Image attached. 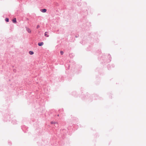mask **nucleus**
I'll list each match as a JSON object with an SVG mask.
<instances>
[{"mask_svg":"<svg viewBox=\"0 0 146 146\" xmlns=\"http://www.w3.org/2000/svg\"><path fill=\"white\" fill-rule=\"evenodd\" d=\"M110 55H108V57H110Z\"/></svg>","mask_w":146,"mask_h":146,"instance_id":"nucleus-11","label":"nucleus"},{"mask_svg":"<svg viewBox=\"0 0 146 146\" xmlns=\"http://www.w3.org/2000/svg\"><path fill=\"white\" fill-rule=\"evenodd\" d=\"M51 123L52 124H54L56 127H57L58 126V124L56 122L51 121Z\"/></svg>","mask_w":146,"mask_h":146,"instance_id":"nucleus-2","label":"nucleus"},{"mask_svg":"<svg viewBox=\"0 0 146 146\" xmlns=\"http://www.w3.org/2000/svg\"><path fill=\"white\" fill-rule=\"evenodd\" d=\"M60 53L61 55H62L64 53V52L63 51H61Z\"/></svg>","mask_w":146,"mask_h":146,"instance_id":"nucleus-9","label":"nucleus"},{"mask_svg":"<svg viewBox=\"0 0 146 146\" xmlns=\"http://www.w3.org/2000/svg\"><path fill=\"white\" fill-rule=\"evenodd\" d=\"M59 114H58V115H57V116H59Z\"/></svg>","mask_w":146,"mask_h":146,"instance_id":"nucleus-12","label":"nucleus"},{"mask_svg":"<svg viewBox=\"0 0 146 146\" xmlns=\"http://www.w3.org/2000/svg\"><path fill=\"white\" fill-rule=\"evenodd\" d=\"M26 30L29 33H31V30L29 28L27 27H26Z\"/></svg>","mask_w":146,"mask_h":146,"instance_id":"nucleus-1","label":"nucleus"},{"mask_svg":"<svg viewBox=\"0 0 146 146\" xmlns=\"http://www.w3.org/2000/svg\"><path fill=\"white\" fill-rule=\"evenodd\" d=\"M44 44V43L43 42H39L38 43V45L39 46H42Z\"/></svg>","mask_w":146,"mask_h":146,"instance_id":"nucleus-3","label":"nucleus"},{"mask_svg":"<svg viewBox=\"0 0 146 146\" xmlns=\"http://www.w3.org/2000/svg\"><path fill=\"white\" fill-rule=\"evenodd\" d=\"M48 32H46L44 33V36L46 37H48L49 36V35H48Z\"/></svg>","mask_w":146,"mask_h":146,"instance_id":"nucleus-5","label":"nucleus"},{"mask_svg":"<svg viewBox=\"0 0 146 146\" xmlns=\"http://www.w3.org/2000/svg\"><path fill=\"white\" fill-rule=\"evenodd\" d=\"M40 27V26L38 25L36 27L37 29H38Z\"/></svg>","mask_w":146,"mask_h":146,"instance_id":"nucleus-10","label":"nucleus"},{"mask_svg":"<svg viewBox=\"0 0 146 146\" xmlns=\"http://www.w3.org/2000/svg\"><path fill=\"white\" fill-rule=\"evenodd\" d=\"M43 13H45L46 11V9H41L40 10Z\"/></svg>","mask_w":146,"mask_h":146,"instance_id":"nucleus-4","label":"nucleus"},{"mask_svg":"<svg viewBox=\"0 0 146 146\" xmlns=\"http://www.w3.org/2000/svg\"><path fill=\"white\" fill-rule=\"evenodd\" d=\"M29 53L30 54L32 55V54H33L34 52L32 51H29Z\"/></svg>","mask_w":146,"mask_h":146,"instance_id":"nucleus-7","label":"nucleus"},{"mask_svg":"<svg viewBox=\"0 0 146 146\" xmlns=\"http://www.w3.org/2000/svg\"><path fill=\"white\" fill-rule=\"evenodd\" d=\"M76 37H78L77 36H76Z\"/></svg>","mask_w":146,"mask_h":146,"instance_id":"nucleus-13","label":"nucleus"},{"mask_svg":"<svg viewBox=\"0 0 146 146\" xmlns=\"http://www.w3.org/2000/svg\"><path fill=\"white\" fill-rule=\"evenodd\" d=\"M13 22L14 23H15L17 22L16 19V18L13 19L12 20Z\"/></svg>","mask_w":146,"mask_h":146,"instance_id":"nucleus-6","label":"nucleus"},{"mask_svg":"<svg viewBox=\"0 0 146 146\" xmlns=\"http://www.w3.org/2000/svg\"><path fill=\"white\" fill-rule=\"evenodd\" d=\"M5 20L6 22H8L9 21V19L8 18H6L5 19Z\"/></svg>","mask_w":146,"mask_h":146,"instance_id":"nucleus-8","label":"nucleus"}]
</instances>
